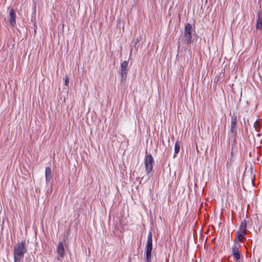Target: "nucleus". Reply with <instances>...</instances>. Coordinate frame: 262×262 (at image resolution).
Segmentation results:
<instances>
[{"mask_svg":"<svg viewBox=\"0 0 262 262\" xmlns=\"http://www.w3.org/2000/svg\"><path fill=\"white\" fill-rule=\"evenodd\" d=\"M27 252V245L25 241L18 242L13 248L14 262H20L25 254Z\"/></svg>","mask_w":262,"mask_h":262,"instance_id":"nucleus-1","label":"nucleus"},{"mask_svg":"<svg viewBox=\"0 0 262 262\" xmlns=\"http://www.w3.org/2000/svg\"><path fill=\"white\" fill-rule=\"evenodd\" d=\"M146 262H151V251L152 250V238L151 233L150 232L147 237V243L145 248Z\"/></svg>","mask_w":262,"mask_h":262,"instance_id":"nucleus-2","label":"nucleus"},{"mask_svg":"<svg viewBox=\"0 0 262 262\" xmlns=\"http://www.w3.org/2000/svg\"><path fill=\"white\" fill-rule=\"evenodd\" d=\"M128 64V61L125 60L121 63L120 68V82L124 83L127 78V67Z\"/></svg>","mask_w":262,"mask_h":262,"instance_id":"nucleus-3","label":"nucleus"},{"mask_svg":"<svg viewBox=\"0 0 262 262\" xmlns=\"http://www.w3.org/2000/svg\"><path fill=\"white\" fill-rule=\"evenodd\" d=\"M192 26L190 24H186L185 26V29L184 32V36L183 38L184 42L187 44H189L192 39V34H191Z\"/></svg>","mask_w":262,"mask_h":262,"instance_id":"nucleus-4","label":"nucleus"},{"mask_svg":"<svg viewBox=\"0 0 262 262\" xmlns=\"http://www.w3.org/2000/svg\"><path fill=\"white\" fill-rule=\"evenodd\" d=\"M154 162V158L151 154H148L145 156L144 165L145 167L146 172L147 174H149L152 172Z\"/></svg>","mask_w":262,"mask_h":262,"instance_id":"nucleus-5","label":"nucleus"},{"mask_svg":"<svg viewBox=\"0 0 262 262\" xmlns=\"http://www.w3.org/2000/svg\"><path fill=\"white\" fill-rule=\"evenodd\" d=\"M242 246L240 244H238V245L235 244L232 248V254L234 257V259L236 260L235 262H240L241 259V253L238 250V248Z\"/></svg>","mask_w":262,"mask_h":262,"instance_id":"nucleus-6","label":"nucleus"},{"mask_svg":"<svg viewBox=\"0 0 262 262\" xmlns=\"http://www.w3.org/2000/svg\"><path fill=\"white\" fill-rule=\"evenodd\" d=\"M16 14L13 9H11L9 12L8 21L10 25L13 27L16 25Z\"/></svg>","mask_w":262,"mask_h":262,"instance_id":"nucleus-7","label":"nucleus"},{"mask_svg":"<svg viewBox=\"0 0 262 262\" xmlns=\"http://www.w3.org/2000/svg\"><path fill=\"white\" fill-rule=\"evenodd\" d=\"M236 122L237 117L236 115H233L231 117V133L233 135H235L236 134L237 128H236Z\"/></svg>","mask_w":262,"mask_h":262,"instance_id":"nucleus-8","label":"nucleus"},{"mask_svg":"<svg viewBox=\"0 0 262 262\" xmlns=\"http://www.w3.org/2000/svg\"><path fill=\"white\" fill-rule=\"evenodd\" d=\"M245 233L237 231L236 236L234 239V243L238 245L239 242H242L245 238Z\"/></svg>","mask_w":262,"mask_h":262,"instance_id":"nucleus-9","label":"nucleus"},{"mask_svg":"<svg viewBox=\"0 0 262 262\" xmlns=\"http://www.w3.org/2000/svg\"><path fill=\"white\" fill-rule=\"evenodd\" d=\"M57 253L61 258H63L65 255L63 244L62 242H59L57 248Z\"/></svg>","mask_w":262,"mask_h":262,"instance_id":"nucleus-10","label":"nucleus"},{"mask_svg":"<svg viewBox=\"0 0 262 262\" xmlns=\"http://www.w3.org/2000/svg\"><path fill=\"white\" fill-rule=\"evenodd\" d=\"M262 28V12H259L256 23V29L260 30Z\"/></svg>","mask_w":262,"mask_h":262,"instance_id":"nucleus-11","label":"nucleus"},{"mask_svg":"<svg viewBox=\"0 0 262 262\" xmlns=\"http://www.w3.org/2000/svg\"><path fill=\"white\" fill-rule=\"evenodd\" d=\"M45 176L47 183H49L52 178L51 169L49 167L46 168Z\"/></svg>","mask_w":262,"mask_h":262,"instance_id":"nucleus-12","label":"nucleus"},{"mask_svg":"<svg viewBox=\"0 0 262 262\" xmlns=\"http://www.w3.org/2000/svg\"><path fill=\"white\" fill-rule=\"evenodd\" d=\"M247 225V224L246 220H244V221L242 222L239 226V229L237 231L246 233Z\"/></svg>","mask_w":262,"mask_h":262,"instance_id":"nucleus-13","label":"nucleus"},{"mask_svg":"<svg viewBox=\"0 0 262 262\" xmlns=\"http://www.w3.org/2000/svg\"><path fill=\"white\" fill-rule=\"evenodd\" d=\"M180 145L178 143V142H176L174 145V157L176 156V155L178 154L180 151Z\"/></svg>","mask_w":262,"mask_h":262,"instance_id":"nucleus-14","label":"nucleus"},{"mask_svg":"<svg viewBox=\"0 0 262 262\" xmlns=\"http://www.w3.org/2000/svg\"><path fill=\"white\" fill-rule=\"evenodd\" d=\"M254 127L256 131H259L260 128V123L258 121H256L254 124Z\"/></svg>","mask_w":262,"mask_h":262,"instance_id":"nucleus-15","label":"nucleus"},{"mask_svg":"<svg viewBox=\"0 0 262 262\" xmlns=\"http://www.w3.org/2000/svg\"><path fill=\"white\" fill-rule=\"evenodd\" d=\"M69 83V78L68 76H66L64 78V84L68 86Z\"/></svg>","mask_w":262,"mask_h":262,"instance_id":"nucleus-16","label":"nucleus"},{"mask_svg":"<svg viewBox=\"0 0 262 262\" xmlns=\"http://www.w3.org/2000/svg\"><path fill=\"white\" fill-rule=\"evenodd\" d=\"M140 41V39L139 38H137L135 41V45H136Z\"/></svg>","mask_w":262,"mask_h":262,"instance_id":"nucleus-17","label":"nucleus"}]
</instances>
